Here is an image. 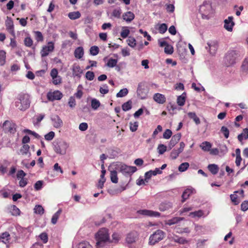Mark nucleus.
Wrapping results in <instances>:
<instances>
[{
  "mask_svg": "<svg viewBox=\"0 0 248 248\" xmlns=\"http://www.w3.org/2000/svg\"><path fill=\"white\" fill-rule=\"evenodd\" d=\"M31 99L28 94L21 93L19 94L16 99L15 107L18 110L24 111L30 106Z\"/></svg>",
  "mask_w": 248,
  "mask_h": 248,
  "instance_id": "1",
  "label": "nucleus"
},
{
  "mask_svg": "<svg viewBox=\"0 0 248 248\" xmlns=\"http://www.w3.org/2000/svg\"><path fill=\"white\" fill-rule=\"evenodd\" d=\"M52 146L53 150L56 154L64 155L66 153L67 149L69 147V144L65 140H57L53 142Z\"/></svg>",
  "mask_w": 248,
  "mask_h": 248,
  "instance_id": "2",
  "label": "nucleus"
},
{
  "mask_svg": "<svg viewBox=\"0 0 248 248\" xmlns=\"http://www.w3.org/2000/svg\"><path fill=\"white\" fill-rule=\"evenodd\" d=\"M115 169L119 170L124 175H131L137 170L135 166H129L120 162L114 164Z\"/></svg>",
  "mask_w": 248,
  "mask_h": 248,
  "instance_id": "3",
  "label": "nucleus"
},
{
  "mask_svg": "<svg viewBox=\"0 0 248 248\" xmlns=\"http://www.w3.org/2000/svg\"><path fill=\"white\" fill-rule=\"evenodd\" d=\"M98 242L96 243L97 246H100L102 243L109 241V237L108 230L106 228L100 229L96 235Z\"/></svg>",
  "mask_w": 248,
  "mask_h": 248,
  "instance_id": "4",
  "label": "nucleus"
},
{
  "mask_svg": "<svg viewBox=\"0 0 248 248\" xmlns=\"http://www.w3.org/2000/svg\"><path fill=\"white\" fill-rule=\"evenodd\" d=\"M165 234V233L163 231L160 230H156L153 234L150 235L149 244L150 245H154L159 242L164 238Z\"/></svg>",
  "mask_w": 248,
  "mask_h": 248,
  "instance_id": "5",
  "label": "nucleus"
},
{
  "mask_svg": "<svg viewBox=\"0 0 248 248\" xmlns=\"http://www.w3.org/2000/svg\"><path fill=\"white\" fill-rule=\"evenodd\" d=\"M149 90V87L146 83L140 82L137 88V95L141 99H145L148 97Z\"/></svg>",
  "mask_w": 248,
  "mask_h": 248,
  "instance_id": "6",
  "label": "nucleus"
},
{
  "mask_svg": "<svg viewBox=\"0 0 248 248\" xmlns=\"http://www.w3.org/2000/svg\"><path fill=\"white\" fill-rule=\"evenodd\" d=\"M212 11V6L209 2L204 1L203 4L201 5L199 12L202 15V18L208 19V14L211 13Z\"/></svg>",
  "mask_w": 248,
  "mask_h": 248,
  "instance_id": "7",
  "label": "nucleus"
},
{
  "mask_svg": "<svg viewBox=\"0 0 248 248\" xmlns=\"http://www.w3.org/2000/svg\"><path fill=\"white\" fill-rule=\"evenodd\" d=\"M2 129L5 133L15 134L16 131V125L12 121H5L2 124Z\"/></svg>",
  "mask_w": 248,
  "mask_h": 248,
  "instance_id": "8",
  "label": "nucleus"
},
{
  "mask_svg": "<svg viewBox=\"0 0 248 248\" xmlns=\"http://www.w3.org/2000/svg\"><path fill=\"white\" fill-rule=\"evenodd\" d=\"M237 55V52L235 50L228 52L224 58L225 62L228 66L235 63Z\"/></svg>",
  "mask_w": 248,
  "mask_h": 248,
  "instance_id": "9",
  "label": "nucleus"
},
{
  "mask_svg": "<svg viewBox=\"0 0 248 248\" xmlns=\"http://www.w3.org/2000/svg\"><path fill=\"white\" fill-rule=\"evenodd\" d=\"M54 49V45L52 42H49L46 46H43L41 51V55L42 57L47 56L49 52H52Z\"/></svg>",
  "mask_w": 248,
  "mask_h": 248,
  "instance_id": "10",
  "label": "nucleus"
},
{
  "mask_svg": "<svg viewBox=\"0 0 248 248\" xmlns=\"http://www.w3.org/2000/svg\"><path fill=\"white\" fill-rule=\"evenodd\" d=\"M62 97V94L59 91H55L53 92H49L47 93V98L49 101L60 100Z\"/></svg>",
  "mask_w": 248,
  "mask_h": 248,
  "instance_id": "11",
  "label": "nucleus"
},
{
  "mask_svg": "<svg viewBox=\"0 0 248 248\" xmlns=\"http://www.w3.org/2000/svg\"><path fill=\"white\" fill-rule=\"evenodd\" d=\"M138 212L140 215L150 217H160L161 215L160 213L158 212L146 209L140 210Z\"/></svg>",
  "mask_w": 248,
  "mask_h": 248,
  "instance_id": "12",
  "label": "nucleus"
},
{
  "mask_svg": "<svg viewBox=\"0 0 248 248\" xmlns=\"http://www.w3.org/2000/svg\"><path fill=\"white\" fill-rule=\"evenodd\" d=\"M5 26L7 31L12 35L15 36L14 25L11 17L7 16L5 20Z\"/></svg>",
  "mask_w": 248,
  "mask_h": 248,
  "instance_id": "13",
  "label": "nucleus"
},
{
  "mask_svg": "<svg viewBox=\"0 0 248 248\" xmlns=\"http://www.w3.org/2000/svg\"><path fill=\"white\" fill-rule=\"evenodd\" d=\"M207 46L205 47V48L209 51L210 54L214 55L218 48L217 43L216 41H210L207 44Z\"/></svg>",
  "mask_w": 248,
  "mask_h": 248,
  "instance_id": "14",
  "label": "nucleus"
},
{
  "mask_svg": "<svg viewBox=\"0 0 248 248\" xmlns=\"http://www.w3.org/2000/svg\"><path fill=\"white\" fill-rule=\"evenodd\" d=\"M233 17L231 16H229L227 19L224 20V28L229 31H231L232 30V28L234 25V23L233 21Z\"/></svg>",
  "mask_w": 248,
  "mask_h": 248,
  "instance_id": "15",
  "label": "nucleus"
},
{
  "mask_svg": "<svg viewBox=\"0 0 248 248\" xmlns=\"http://www.w3.org/2000/svg\"><path fill=\"white\" fill-rule=\"evenodd\" d=\"M138 236V235L136 232H131L127 234L126 242L128 244H132L136 242Z\"/></svg>",
  "mask_w": 248,
  "mask_h": 248,
  "instance_id": "16",
  "label": "nucleus"
},
{
  "mask_svg": "<svg viewBox=\"0 0 248 248\" xmlns=\"http://www.w3.org/2000/svg\"><path fill=\"white\" fill-rule=\"evenodd\" d=\"M181 138V133H177V134L173 135L168 145L169 149H171L178 142Z\"/></svg>",
  "mask_w": 248,
  "mask_h": 248,
  "instance_id": "17",
  "label": "nucleus"
},
{
  "mask_svg": "<svg viewBox=\"0 0 248 248\" xmlns=\"http://www.w3.org/2000/svg\"><path fill=\"white\" fill-rule=\"evenodd\" d=\"M53 125L57 128H60L62 125V121L58 115L52 116L51 118Z\"/></svg>",
  "mask_w": 248,
  "mask_h": 248,
  "instance_id": "18",
  "label": "nucleus"
},
{
  "mask_svg": "<svg viewBox=\"0 0 248 248\" xmlns=\"http://www.w3.org/2000/svg\"><path fill=\"white\" fill-rule=\"evenodd\" d=\"M122 18L127 23H130L134 19L135 15L132 12H126L123 14Z\"/></svg>",
  "mask_w": 248,
  "mask_h": 248,
  "instance_id": "19",
  "label": "nucleus"
},
{
  "mask_svg": "<svg viewBox=\"0 0 248 248\" xmlns=\"http://www.w3.org/2000/svg\"><path fill=\"white\" fill-rule=\"evenodd\" d=\"M153 99L156 102L161 104H164L166 100L165 95L159 93H155L154 95Z\"/></svg>",
  "mask_w": 248,
  "mask_h": 248,
  "instance_id": "20",
  "label": "nucleus"
},
{
  "mask_svg": "<svg viewBox=\"0 0 248 248\" xmlns=\"http://www.w3.org/2000/svg\"><path fill=\"white\" fill-rule=\"evenodd\" d=\"M172 204L169 202H165L161 203L159 205V210L161 212H164L171 208Z\"/></svg>",
  "mask_w": 248,
  "mask_h": 248,
  "instance_id": "21",
  "label": "nucleus"
},
{
  "mask_svg": "<svg viewBox=\"0 0 248 248\" xmlns=\"http://www.w3.org/2000/svg\"><path fill=\"white\" fill-rule=\"evenodd\" d=\"M10 239V235L7 232H5L0 234V242L7 244L9 243Z\"/></svg>",
  "mask_w": 248,
  "mask_h": 248,
  "instance_id": "22",
  "label": "nucleus"
},
{
  "mask_svg": "<svg viewBox=\"0 0 248 248\" xmlns=\"http://www.w3.org/2000/svg\"><path fill=\"white\" fill-rule=\"evenodd\" d=\"M72 72L74 77H80L82 70L78 64H74L72 66Z\"/></svg>",
  "mask_w": 248,
  "mask_h": 248,
  "instance_id": "23",
  "label": "nucleus"
},
{
  "mask_svg": "<svg viewBox=\"0 0 248 248\" xmlns=\"http://www.w3.org/2000/svg\"><path fill=\"white\" fill-rule=\"evenodd\" d=\"M195 189L192 188H187L184 191L182 195V202H185V201L189 198L190 194L193 193Z\"/></svg>",
  "mask_w": 248,
  "mask_h": 248,
  "instance_id": "24",
  "label": "nucleus"
},
{
  "mask_svg": "<svg viewBox=\"0 0 248 248\" xmlns=\"http://www.w3.org/2000/svg\"><path fill=\"white\" fill-rule=\"evenodd\" d=\"M171 241L180 244H185L187 243L188 241L184 237H179L177 235H174L171 238Z\"/></svg>",
  "mask_w": 248,
  "mask_h": 248,
  "instance_id": "25",
  "label": "nucleus"
},
{
  "mask_svg": "<svg viewBox=\"0 0 248 248\" xmlns=\"http://www.w3.org/2000/svg\"><path fill=\"white\" fill-rule=\"evenodd\" d=\"M184 217H174L171 219H169L166 221L165 224L169 226L175 224L180 222V221L183 220Z\"/></svg>",
  "mask_w": 248,
  "mask_h": 248,
  "instance_id": "26",
  "label": "nucleus"
},
{
  "mask_svg": "<svg viewBox=\"0 0 248 248\" xmlns=\"http://www.w3.org/2000/svg\"><path fill=\"white\" fill-rule=\"evenodd\" d=\"M84 55V50L82 47H78L74 51V56L77 59H81Z\"/></svg>",
  "mask_w": 248,
  "mask_h": 248,
  "instance_id": "27",
  "label": "nucleus"
},
{
  "mask_svg": "<svg viewBox=\"0 0 248 248\" xmlns=\"http://www.w3.org/2000/svg\"><path fill=\"white\" fill-rule=\"evenodd\" d=\"M155 29L158 30L159 33L163 34L167 31L168 26L165 23L158 24L156 25Z\"/></svg>",
  "mask_w": 248,
  "mask_h": 248,
  "instance_id": "28",
  "label": "nucleus"
},
{
  "mask_svg": "<svg viewBox=\"0 0 248 248\" xmlns=\"http://www.w3.org/2000/svg\"><path fill=\"white\" fill-rule=\"evenodd\" d=\"M186 93H183L182 95L178 96L177 99V103L180 106H183L185 105L186 102Z\"/></svg>",
  "mask_w": 248,
  "mask_h": 248,
  "instance_id": "29",
  "label": "nucleus"
},
{
  "mask_svg": "<svg viewBox=\"0 0 248 248\" xmlns=\"http://www.w3.org/2000/svg\"><path fill=\"white\" fill-rule=\"evenodd\" d=\"M238 140L239 141L241 142L243 139H248V128H246L243 129V132L238 135Z\"/></svg>",
  "mask_w": 248,
  "mask_h": 248,
  "instance_id": "30",
  "label": "nucleus"
},
{
  "mask_svg": "<svg viewBox=\"0 0 248 248\" xmlns=\"http://www.w3.org/2000/svg\"><path fill=\"white\" fill-rule=\"evenodd\" d=\"M200 146L203 151L208 152L210 151L212 144L208 141H204L201 144Z\"/></svg>",
  "mask_w": 248,
  "mask_h": 248,
  "instance_id": "31",
  "label": "nucleus"
},
{
  "mask_svg": "<svg viewBox=\"0 0 248 248\" xmlns=\"http://www.w3.org/2000/svg\"><path fill=\"white\" fill-rule=\"evenodd\" d=\"M208 169L209 171L214 175L217 174L219 170L218 166L215 164H209L208 166Z\"/></svg>",
  "mask_w": 248,
  "mask_h": 248,
  "instance_id": "32",
  "label": "nucleus"
},
{
  "mask_svg": "<svg viewBox=\"0 0 248 248\" xmlns=\"http://www.w3.org/2000/svg\"><path fill=\"white\" fill-rule=\"evenodd\" d=\"M203 215H204L203 211L202 210H199L198 211H196L195 212H190L188 216L193 218H195V217L200 218V217H202L203 216Z\"/></svg>",
  "mask_w": 248,
  "mask_h": 248,
  "instance_id": "33",
  "label": "nucleus"
},
{
  "mask_svg": "<svg viewBox=\"0 0 248 248\" xmlns=\"http://www.w3.org/2000/svg\"><path fill=\"white\" fill-rule=\"evenodd\" d=\"M110 177L111 181L113 183L116 184L118 182V178L117 176V172L116 170H110Z\"/></svg>",
  "mask_w": 248,
  "mask_h": 248,
  "instance_id": "34",
  "label": "nucleus"
},
{
  "mask_svg": "<svg viewBox=\"0 0 248 248\" xmlns=\"http://www.w3.org/2000/svg\"><path fill=\"white\" fill-rule=\"evenodd\" d=\"M81 16V14L79 12H70L68 14V17L72 20H76L79 18Z\"/></svg>",
  "mask_w": 248,
  "mask_h": 248,
  "instance_id": "35",
  "label": "nucleus"
},
{
  "mask_svg": "<svg viewBox=\"0 0 248 248\" xmlns=\"http://www.w3.org/2000/svg\"><path fill=\"white\" fill-rule=\"evenodd\" d=\"M187 115L190 119H193L196 124H200V120L199 118L196 115L195 112H190L188 113Z\"/></svg>",
  "mask_w": 248,
  "mask_h": 248,
  "instance_id": "36",
  "label": "nucleus"
},
{
  "mask_svg": "<svg viewBox=\"0 0 248 248\" xmlns=\"http://www.w3.org/2000/svg\"><path fill=\"white\" fill-rule=\"evenodd\" d=\"M62 212V210L61 209H60L58 210V211L56 213H55L53 215L52 218H51V223L53 224H55L57 223L58 219L59 218Z\"/></svg>",
  "mask_w": 248,
  "mask_h": 248,
  "instance_id": "37",
  "label": "nucleus"
},
{
  "mask_svg": "<svg viewBox=\"0 0 248 248\" xmlns=\"http://www.w3.org/2000/svg\"><path fill=\"white\" fill-rule=\"evenodd\" d=\"M132 103L131 100H129L126 102L124 103L122 106V109L124 111L129 110L132 108Z\"/></svg>",
  "mask_w": 248,
  "mask_h": 248,
  "instance_id": "38",
  "label": "nucleus"
},
{
  "mask_svg": "<svg viewBox=\"0 0 248 248\" xmlns=\"http://www.w3.org/2000/svg\"><path fill=\"white\" fill-rule=\"evenodd\" d=\"M30 146L27 144H24L20 150V152L22 155H27L28 153L31 155L29 152Z\"/></svg>",
  "mask_w": 248,
  "mask_h": 248,
  "instance_id": "39",
  "label": "nucleus"
},
{
  "mask_svg": "<svg viewBox=\"0 0 248 248\" xmlns=\"http://www.w3.org/2000/svg\"><path fill=\"white\" fill-rule=\"evenodd\" d=\"M34 213L36 214L43 215L44 213V209L41 205H36L34 208Z\"/></svg>",
  "mask_w": 248,
  "mask_h": 248,
  "instance_id": "40",
  "label": "nucleus"
},
{
  "mask_svg": "<svg viewBox=\"0 0 248 248\" xmlns=\"http://www.w3.org/2000/svg\"><path fill=\"white\" fill-rule=\"evenodd\" d=\"M117 62L118 60L117 59L110 58L107 63L106 65L108 67L113 68L116 66Z\"/></svg>",
  "mask_w": 248,
  "mask_h": 248,
  "instance_id": "41",
  "label": "nucleus"
},
{
  "mask_svg": "<svg viewBox=\"0 0 248 248\" xmlns=\"http://www.w3.org/2000/svg\"><path fill=\"white\" fill-rule=\"evenodd\" d=\"M6 52L4 50H0V65L2 66L5 63Z\"/></svg>",
  "mask_w": 248,
  "mask_h": 248,
  "instance_id": "42",
  "label": "nucleus"
},
{
  "mask_svg": "<svg viewBox=\"0 0 248 248\" xmlns=\"http://www.w3.org/2000/svg\"><path fill=\"white\" fill-rule=\"evenodd\" d=\"M100 106V102L96 99H93L91 101V107L94 110L97 109Z\"/></svg>",
  "mask_w": 248,
  "mask_h": 248,
  "instance_id": "43",
  "label": "nucleus"
},
{
  "mask_svg": "<svg viewBox=\"0 0 248 248\" xmlns=\"http://www.w3.org/2000/svg\"><path fill=\"white\" fill-rule=\"evenodd\" d=\"M128 93V90L127 88L121 89L117 94V97H123L125 96Z\"/></svg>",
  "mask_w": 248,
  "mask_h": 248,
  "instance_id": "44",
  "label": "nucleus"
},
{
  "mask_svg": "<svg viewBox=\"0 0 248 248\" xmlns=\"http://www.w3.org/2000/svg\"><path fill=\"white\" fill-rule=\"evenodd\" d=\"M99 51V48L98 46H94L91 47L90 49V54L93 56H96L97 55Z\"/></svg>",
  "mask_w": 248,
  "mask_h": 248,
  "instance_id": "45",
  "label": "nucleus"
},
{
  "mask_svg": "<svg viewBox=\"0 0 248 248\" xmlns=\"http://www.w3.org/2000/svg\"><path fill=\"white\" fill-rule=\"evenodd\" d=\"M121 14L122 10L120 9V8H118L117 9H115L113 10L112 13V16L115 17L119 18L121 17Z\"/></svg>",
  "mask_w": 248,
  "mask_h": 248,
  "instance_id": "46",
  "label": "nucleus"
},
{
  "mask_svg": "<svg viewBox=\"0 0 248 248\" xmlns=\"http://www.w3.org/2000/svg\"><path fill=\"white\" fill-rule=\"evenodd\" d=\"M130 33V31L127 27H123L121 32V36L123 38H126Z\"/></svg>",
  "mask_w": 248,
  "mask_h": 248,
  "instance_id": "47",
  "label": "nucleus"
},
{
  "mask_svg": "<svg viewBox=\"0 0 248 248\" xmlns=\"http://www.w3.org/2000/svg\"><path fill=\"white\" fill-rule=\"evenodd\" d=\"M189 165L187 162L183 163L180 164L179 166L178 170L181 172H184L186 171L189 167Z\"/></svg>",
  "mask_w": 248,
  "mask_h": 248,
  "instance_id": "48",
  "label": "nucleus"
},
{
  "mask_svg": "<svg viewBox=\"0 0 248 248\" xmlns=\"http://www.w3.org/2000/svg\"><path fill=\"white\" fill-rule=\"evenodd\" d=\"M219 152L222 155L226 154L228 152V148L225 144H220L218 147Z\"/></svg>",
  "mask_w": 248,
  "mask_h": 248,
  "instance_id": "49",
  "label": "nucleus"
},
{
  "mask_svg": "<svg viewBox=\"0 0 248 248\" xmlns=\"http://www.w3.org/2000/svg\"><path fill=\"white\" fill-rule=\"evenodd\" d=\"M35 39L37 42H42L44 40V37L42 33L39 31H36L34 32Z\"/></svg>",
  "mask_w": 248,
  "mask_h": 248,
  "instance_id": "50",
  "label": "nucleus"
},
{
  "mask_svg": "<svg viewBox=\"0 0 248 248\" xmlns=\"http://www.w3.org/2000/svg\"><path fill=\"white\" fill-rule=\"evenodd\" d=\"M164 52L167 54H171L173 52V48L172 46L168 44L165 47Z\"/></svg>",
  "mask_w": 248,
  "mask_h": 248,
  "instance_id": "51",
  "label": "nucleus"
},
{
  "mask_svg": "<svg viewBox=\"0 0 248 248\" xmlns=\"http://www.w3.org/2000/svg\"><path fill=\"white\" fill-rule=\"evenodd\" d=\"M136 40L133 37H129L127 40V43L128 46L132 47H134L136 45Z\"/></svg>",
  "mask_w": 248,
  "mask_h": 248,
  "instance_id": "52",
  "label": "nucleus"
},
{
  "mask_svg": "<svg viewBox=\"0 0 248 248\" xmlns=\"http://www.w3.org/2000/svg\"><path fill=\"white\" fill-rule=\"evenodd\" d=\"M39 237H40V238L41 239V240H42V241L43 242V243L44 244H46L47 242L48 241V235H47V234L45 232H43L42 233H41Z\"/></svg>",
  "mask_w": 248,
  "mask_h": 248,
  "instance_id": "53",
  "label": "nucleus"
},
{
  "mask_svg": "<svg viewBox=\"0 0 248 248\" xmlns=\"http://www.w3.org/2000/svg\"><path fill=\"white\" fill-rule=\"evenodd\" d=\"M112 240L111 241L109 240L108 242L116 243L118 242V241L120 238V235H119V234H118L117 233H114L112 235Z\"/></svg>",
  "mask_w": 248,
  "mask_h": 248,
  "instance_id": "54",
  "label": "nucleus"
},
{
  "mask_svg": "<svg viewBox=\"0 0 248 248\" xmlns=\"http://www.w3.org/2000/svg\"><path fill=\"white\" fill-rule=\"evenodd\" d=\"M78 248H92L91 245L87 242H80L78 245Z\"/></svg>",
  "mask_w": 248,
  "mask_h": 248,
  "instance_id": "55",
  "label": "nucleus"
},
{
  "mask_svg": "<svg viewBox=\"0 0 248 248\" xmlns=\"http://www.w3.org/2000/svg\"><path fill=\"white\" fill-rule=\"evenodd\" d=\"M158 152L160 155L163 154L167 150V147L164 144H159L157 148Z\"/></svg>",
  "mask_w": 248,
  "mask_h": 248,
  "instance_id": "56",
  "label": "nucleus"
},
{
  "mask_svg": "<svg viewBox=\"0 0 248 248\" xmlns=\"http://www.w3.org/2000/svg\"><path fill=\"white\" fill-rule=\"evenodd\" d=\"M55 136V133L53 131H50L45 135V139L47 141L51 140Z\"/></svg>",
  "mask_w": 248,
  "mask_h": 248,
  "instance_id": "57",
  "label": "nucleus"
},
{
  "mask_svg": "<svg viewBox=\"0 0 248 248\" xmlns=\"http://www.w3.org/2000/svg\"><path fill=\"white\" fill-rule=\"evenodd\" d=\"M130 129L132 132H135L138 127V123L135 122L134 123L130 122Z\"/></svg>",
  "mask_w": 248,
  "mask_h": 248,
  "instance_id": "58",
  "label": "nucleus"
},
{
  "mask_svg": "<svg viewBox=\"0 0 248 248\" xmlns=\"http://www.w3.org/2000/svg\"><path fill=\"white\" fill-rule=\"evenodd\" d=\"M86 78L90 81L93 80L94 78V74L92 71H87L85 74Z\"/></svg>",
  "mask_w": 248,
  "mask_h": 248,
  "instance_id": "59",
  "label": "nucleus"
},
{
  "mask_svg": "<svg viewBox=\"0 0 248 248\" xmlns=\"http://www.w3.org/2000/svg\"><path fill=\"white\" fill-rule=\"evenodd\" d=\"M242 69L244 71L248 72V58H246L243 61Z\"/></svg>",
  "mask_w": 248,
  "mask_h": 248,
  "instance_id": "60",
  "label": "nucleus"
},
{
  "mask_svg": "<svg viewBox=\"0 0 248 248\" xmlns=\"http://www.w3.org/2000/svg\"><path fill=\"white\" fill-rule=\"evenodd\" d=\"M220 131L223 134L225 138H228L229 136V131L227 127L225 126H223L221 127Z\"/></svg>",
  "mask_w": 248,
  "mask_h": 248,
  "instance_id": "61",
  "label": "nucleus"
},
{
  "mask_svg": "<svg viewBox=\"0 0 248 248\" xmlns=\"http://www.w3.org/2000/svg\"><path fill=\"white\" fill-rule=\"evenodd\" d=\"M180 154V153H179L178 150L173 149L170 153V156L171 159H175Z\"/></svg>",
  "mask_w": 248,
  "mask_h": 248,
  "instance_id": "62",
  "label": "nucleus"
},
{
  "mask_svg": "<svg viewBox=\"0 0 248 248\" xmlns=\"http://www.w3.org/2000/svg\"><path fill=\"white\" fill-rule=\"evenodd\" d=\"M172 134L171 131L170 129H167L164 132L163 137L165 139H169L171 137Z\"/></svg>",
  "mask_w": 248,
  "mask_h": 248,
  "instance_id": "63",
  "label": "nucleus"
},
{
  "mask_svg": "<svg viewBox=\"0 0 248 248\" xmlns=\"http://www.w3.org/2000/svg\"><path fill=\"white\" fill-rule=\"evenodd\" d=\"M99 91L101 93L105 94L108 93V88L107 84H105L103 87H100L99 89Z\"/></svg>",
  "mask_w": 248,
  "mask_h": 248,
  "instance_id": "64",
  "label": "nucleus"
}]
</instances>
